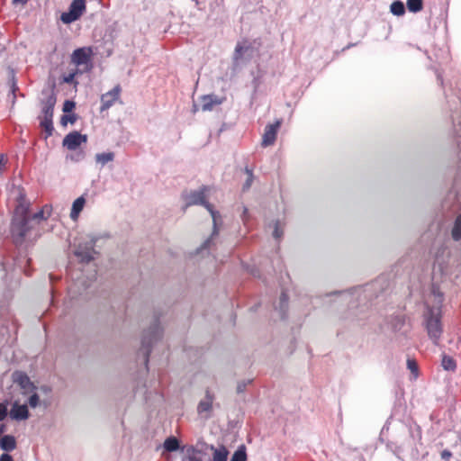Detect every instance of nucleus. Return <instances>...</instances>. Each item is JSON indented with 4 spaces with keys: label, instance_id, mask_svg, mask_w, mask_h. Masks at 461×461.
I'll use <instances>...</instances> for the list:
<instances>
[{
    "label": "nucleus",
    "instance_id": "nucleus-31",
    "mask_svg": "<svg viewBox=\"0 0 461 461\" xmlns=\"http://www.w3.org/2000/svg\"><path fill=\"white\" fill-rule=\"evenodd\" d=\"M432 294L435 297V302L438 305V308L440 310V306L443 303V294L439 291L438 288L433 287L432 288Z\"/></svg>",
    "mask_w": 461,
    "mask_h": 461
},
{
    "label": "nucleus",
    "instance_id": "nucleus-29",
    "mask_svg": "<svg viewBox=\"0 0 461 461\" xmlns=\"http://www.w3.org/2000/svg\"><path fill=\"white\" fill-rule=\"evenodd\" d=\"M230 461H247L246 448L240 446L231 456Z\"/></svg>",
    "mask_w": 461,
    "mask_h": 461
},
{
    "label": "nucleus",
    "instance_id": "nucleus-16",
    "mask_svg": "<svg viewBox=\"0 0 461 461\" xmlns=\"http://www.w3.org/2000/svg\"><path fill=\"white\" fill-rule=\"evenodd\" d=\"M29 411L25 404L14 402L10 411V417L15 420H24L28 418Z\"/></svg>",
    "mask_w": 461,
    "mask_h": 461
},
{
    "label": "nucleus",
    "instance_id": "nucleus-9",
    "mask_svg": "<svg viewBox=\"0 0 461 461\" xmlns=\"http://www.w3.org/2000/svg\"><path fill=\"white\" fill-rule=\"evenodd\" d=\"M91 55L90 48H79L73 51L71 61L77 66H87L90 63Z\"/></svg>",
    "mask_w": 461,
    "mask_h": 461
},
{
    "label": "nucleus",
    "instance_id": "nucleus-43",
    "mask_svg": "<svg viewBox=\"0 0 461 461\" xmlns=\"http://www.w3.org/2000/svg\"><path fill=\"white\" fill-rule=\"evenodd\" d=\"M27 2L28 0H13L12 4L14 6H17L18 5H25Z\"/></svg>",
    "mask_w": 461,
    "mask_h": 461
},
{
    "label": "nucleus",
    "instance_id": "nucleus-24",
    "mask_svg": "<svg viewBox=\"0 0 461 461\" xmlns=\"http://www.w3.org/2000/svg\"><path fill=\"white\" fill-rule=\"evenodd\" d=\"M163 447L167 451L173 452L179 448V441L175 437H169L164 441Z\"/></svg>",
    "mask_w": 461,
    "mask_h": 461
},
{
    "label": "nucleus",
    "instance_id": "nucleus-20",
    "mask_svg": "<svg viewBox=\"0 0 461 461\" xmlns=\"http://www.w3.org/2000/svg\"><path fill=\"white\" fill-rule=\"evenodd\" d=\"M210 448L213 451L212 461H227L229 452L224 446L215 447L212 445Z\"/></svg>",
    "mask_w": 461,
    "mask_h": 461
},
{
    "label": "nucleus",
    "instance_id": "nucleus-27",
    "mask_svg": "<svg viewBox=\"0 0 461 461\" xmlns=\"http://www.w3.org/2000/svg\"><path fill=\"white\" fill-rule=\"evenodd\" d=\"M406 5L410 12L418 13L422 10L423 1L422 0H407Z\"/></svg>",
    "mask_w": 461,
    "mask_h": 461
},
{
    "label": "nucleus",
    "instance_id": "nucleus-22",
    "mask_svg": "<svg viewBox=\"0 0 461 461\" xmlns=\"http://www.w3.org/2000/svg\"><path fill=\"white\" fill-rule=\"evenodd\" d=\"M451 237L456 241L461 240V213L456 216L454 221V225L451 230Z\"/></svg>",
    "mask_w": 461,
    "mask_h": 461
},
{
    "label": "nucleus",
    "instance_id": "nucleus-32",
    "mask_svg": "<svg viewBox=\"0 0 461 461\" xmlns=\"http://www.w3.org/2000/svg\"><path fill=\"white\" fill-rule=\"evenodd\" d=\"M245 171L248 175V178L243 185V190H248L251 186L253 182V173L252 170L249 169V167H246Z\"/></svg>",
    "mask_w": 461,
    "mask_h": 461
},
{
    "label": "nucleus",
    "instance_id": "nucleus-2",
    "mask_svg": "<svg viewBox=\"0 0 461 461\" xmlns=\"http://www.w3.org/2000/svg\"><path fill=\"white\" fill-rule=\"evenodd\" d=\"M208 190L206 186H203L199 188L198 190L186 192L184 194V200L185 202L186 206L191 205H203L204 206L208 212L211 213V216L212 218L213 221V230L212 233V236L207 239L202 247L200 248V250H204L210 248L211 242L214 236L218 235V228H217V222L220 216V213L213 210V207L211 203H209L206 200L205 192Z\"/></svg>",
    "mask_w": 461,
    "mask_h": 461
},
{
    "label": "nucleus",
    "instance_id": "nucleus-33",
    "mask_svg": "<svg viewBox=\"0 0 461 461\" xmlns=\"http://www.w3.org/2000/svg\"><path fill=\"white\" fill-rule=\"evenodd\" d=\"M78 70L76 69L75 71L68 72L64 75L63 81L68 84H73L75 83V77L77 75Z\"/></svg>",
    "mask_w": 461,
    "mask_h": 461
},
{
    "label": "nucleus",
    "instance_id": "nucleus-39",
    "mask_svg": "<svg viewBox=\"0 0 461 461\" xmlns=\"http://www.w3.org/2000/svg\"><path fill=\"white\" fill-rule=\"evenodd\" d=\"M75 106V104L71 101H66L64 103L63 111L65 113L69 112L72 110V108Z\"/></svg>",
    "mask_w": 461,
    "mask_h": 461
},
{
    "label": "nucleus",
    "instance_id": "nucleus-3",
    "mask_svg": "<svg viewBox=\"0 0 461 461\" xmlns=\"http://www.w3.org/2000/svg\"><path fill=\"white\" fill-rule=\"evenodd\" d=\"M426 326L429 338L433 340L435 345H438L442 334L439 309L437 310L436 313L434 312L433 309H429L426 319Z\"/></svg>",
    "mask_w": 461,
    "mask_h": 461
},
{
    "label": "nucleus",
    "instance_id": "nucleus-5",
    "mask_svg": "<svg viewBox=\"0 0 461 461\" xmlns=\"http://www.w3.org/2000/svg\"><path fill=\"white\" fill-rule=\"evenodd\" d=\"M161 337V329L158 322L156 321L155 323L149 328L143 336L141 345L145 355V364L148 366L149 355L150 352V347L153 342L157 341Z\"/></svg>",
    "mask_w": 461,
    "mask_h": 461
},
{
    "label": "nucleus",
    "instance_id": "nucleus-7",
    "mask_svg": "<svg viewBox=\"0 0 461 461\" xmlns=\"http://www.w3.org/2000/svg\"><path fill=\"white\" fill-rule=\"evenodd\" d=\"M282 124V120H276L274 123L267 124L262 136V147H268L275 143L277 131Z\"/></svg>",
    "mask_w": 461,
    "mask_h": 461
},
{
    "label": "nucleus",
    "instance_id": "nucleus-6",
    "mask_svg": "<svg viewBox=\"0 0 461 461\" xmlns=\"http://www.w3.org/2000/svg\"><path fill=\"white\" fill-rule=\"evenodd\" d=\"M86 10L85 0H73L68 11L62 13L60 20L65 24H69L80 18Z\"/></svg>",
    "mask_w": 461,
    "mask_h": 461
},
{
    "label": "nucleus",
    "instance_id": "nucleus-36",
    "mask_svg": "<svg viewBox=\"0 0 461 461\" xmlns=\"http://www.w3.org/2000/svg\"><path fill=\"white\" fill-rule=\"evenodd\" d=\"M287 302H288V297H287L286 294L285 292H283L280 296V310L281 311H283L286 307Z\"/></svg>",
    "mask_w": 461,
    "mask_h": 461
},
{
    "label": "nucleus",
    "instance_id": "nucleus-15",
    "mask_svg": "<svg viewBox=\"0 0 461 461\" xmlns=\"http://www.w3.org/2000/svg\"><path fill=\"white\" fill-rule=\"evenodd\" d=\"M214 400V396L210 393V391H206L205 396L203 400L200 401L197 406V411L200 415L206 413V418L208 417V413L212 411V402Z\"/></svg>",
    "mask_w": 461,
    "mask_h": 461
},
{
    "label": "nucleus",
    "instance_id": "nucleus-14",
    "mask_svg": "<svg viewBox=\"0 0 461 461\" xmlns=\"http://www.w3.org/2000/svg\"><path fill=\"white\" fill-rule=\"evenodd\" d=\"M56 104V97L50 95L46 99L41 102V119H53L54 105Z\"/></svg>",
    "mask_w": 461,
    "mask_h": 461
},
{
    "label": "nucleus",
    "instance_id": "nucleus-11",
    "mask_svg": "<svg viewBox=\"0 0 461 461\" xmlns=\"http://www.w3.org/2000/svg\"><path fill=\"white\" fill-rule=\"evenodd\" d=\"M182 450L184 451L182 461H210L204 452L193 446L185 447Z\"/></svg>",
    "mask_w": 461,
    "mask_h": 461
},
{
    "label": "nucleus",
    "instance_id": "nucleus-13",
    "mask_svg": "<svg viewBox=\"0 0 461 461\" xmlns=\"http://www.w3.org/2000/svg\"><path fill=\"white\" fill-rule=\"evenodd\" d=\"M251 51V44L248 41H243L238 42L234 54H233V61L236 66L240 65L243 62L244 56Z\"/></svg>",
    "mask_w": 461,
    "mask_h": 461
},
{
    "label": "nucleus",
    "instance_id": "nucleus-30",
    "mask_svg": "<svg viewBox=\"0 0 461 461\" xmlns=\"http://www.w3.org/2000/svg\"><path fill=\"white\" fill-rule=\"evenodd\" d=\"M41 126L47 132L48 136H50L53 131L52 119H41Z\"/></svg>",
    "mask_w": 461,
    "mask_h": 461
},
{
    "label": "nucleus",
    "instance_id": "nucleus-10",
    "mask_svg": "<svg viewBox=\"0 0 461 461\" xmlns=\"http://www.w3.org/2000/svg\"><path fill=\"white\" fill-rule=\"evenodd\" d=\"M121 86H115L111 91L102 95L101 96V111L108 110L119 99L121 94Z\"/></svg>",
    "mask_w": 461,
    "mask_h": 461
},
{
    "label": "nucleus",
    "instance_id": "nucleus-28",
    "mask_svg": "<svg viewBox=\"0 0 461 461\" xmlns=\"http://www.w3.org/2000/svg\"><path fill=\"white\" fill-rule=\"evenodd\" d=\"M407 368L410 370L412 379L415 380L419 376V366L418 363L413 358L407 359Z\"/></svg>",
    "mask_w": 461,
    "mask_h": 461
},
{
    "label": "nucleus",
    "instance_id": "nucleus-38",
    "mask_svg": "<svg viewBox=\"0 0 461 461\" xmlns=\"http://www.w3.org/2000/svg\"><path fill=\"white\" fill-rule=\"evenodd\" d=\"M250 382H251V381H250V380H249V381H247V382H246V381H243V382L239 383V384H238V386H237V392H238V393H242V392H244V391H245V389H246L247 384H249Z\"/></svg>",
    "mask_w": 461,
    "mask_h": 461
},
{
    "label": "nucleus",
    "instance_id": "nucleus-41",
    "mask_svg": "<svg viewBox=\"0 0 461 461\" xmlns=\"http://www.w3.org/2000/svg\"><path fill=\"white\" fill-rule=\"evenodd\" d=\"M452 456V453L449 450H443L441 452V457L444 460H448Z\"/></svg>",
    "mask_w": 461,
    "mask_h": 461
},
{
    "label": "nucleus",
    "instance_id": "nucleus-18",
    "mask_svg": "<svg viewBox=\"0 0 461 461\" xmlns=\"http://www.w3.org/2000/svg\"><path fill=\"white\" fill-rule=\"evenodd\" d=\"M85 203H86V199L84 196H80L73 202L71 212H70V218L73 221H76L78 218L80 212H82V210L85 206Z\"/></svg>",
    "mask_w": 461,
    "mask_h": 461
},
{
    "label": "nucleus",
    "instance_id": "nucleus-8",
    "mask_svg": "<svg viewBox=\"0 0 461 461\" xmlns=\"http://www.w3.org/2000/svg\"><path fill=\"white\" fill-rule=\"evenodd\" d=\"M87 140L86 135H83L78 131H73L68 133L63 139L62 144L69 150L77 149L82 143H86Z\"/></svg>",
    "mask_w": 461,
    "mask_h": 461
},
{
    "label": "nucleus",
    "instance_id": "nucleus-21",
    "mask_svg": "<svg viewBox=\"0 0 461 461\" xmlns=\"http://www.w3.org/2000/svg\"><path fill=\"white\" fill-rule=\"evenodd\" d=\"M50 211H51V208L50 206L49 205H45L43 206V208L41 210H40L39 212L33 213V214H30L31 216V221H44V220H47V218L50 216Z\"/></svg>",
    "mask_w": 461,
    "mask_h": 461
},
{
    "label": "nucleus",
    "instance_id": "nucleus-12",
    "mask_svg": "<svg viewBox=\"0 0 461 461\" xmlns=\"http://www.w3.org/2000/svg\"><path fill=\"white\" fill-rule=\"evenodd\" d=\"M225 97H220L216 95H206L201 97V109L203 112L213 110L216 105L221 104Z\"/></svg>",
    "mask_w": 461,
    "mask_h": 461
},
{
    "label": "nucleus",
    "instance_id": "nucleus-17",
    "mask_svg": "<svg viewBox=\"0 0 461 461\" xmlns=\"http://www.w3.org/2000/svg\"><path fill=\"white\" fill-rule=\"evenodd\" d=\"M13 379L15 384L21 386L25 391H31L34 388L28 375L23 372H14L13 374Z\"/></svg>",
    "mask_w": 461,
    "mask_h": 461
},
{
    "label": "nucleus",
    "instance_id": "nucleus-1",
    "mask_svg": "<svg viewBox=\"0 0 461 461\" xmlns=\"http://www.w3.org/2000/svg\"><path fill=\"white\" fill-rule=\"evenodd\" d=\"M11 194L16 203L11 221V234L14 242L21 244L33 228L30 216L31 201L20 185H14Z\"/></svg>",
    "mask_w": 461,
    "mask_h": 461
},
{
    "label": "nucleus",
    "instance_id": "nucleus-45",
    "mask_svg": "<svg viewBox=\"0 0 461 461\" xmlns=\"http://www.w3.org/2000/svg\"><path fill=\"white\" fill-rule=\"evenodd\" d=\"M248 213V209L246 207H244L243 209V214H242V220L243 221H246V215Z\"/></svg>",
    "mask_w": 461,
    "mask_h": 461
},
{
    "label": "nucleus",
    "instance_id": "nucleus-44",
    "mask_svg": "<svg viewBox=\"0 0 461 461\" xmlns=\"http://www.w3.org/2000/svg\"><path fill=\"white\" fill-rule=\"evenodd\" d=\"M18 89L17 86H16V83L15 81L13 79L12 81V86H11V91L13 93V95H14V99L15 98V91Z\"/></svg>",
    "mask_w": 461,
    "mask_h": 461
},
{
    "label": "nucleus",
    "instance_id": "nucleus-34",
    "mask_svg": "<svg viewBox=\"0 0 461 461\" xmlns=\"http://www.w3.org/2000/svg\"><path fill=\"white\" fill-rule=\"evenodd\" d=\"M273 236L276 240L280 239L283 236V230L281 227V223L278 221L274 222Z\"/></svg>",
    "mask_w": 461,
    "mask_h": 461
},
{
    "label": "nucleus",
    "instance_id": "nucleus-26",
    "mask_svg": "<svg viewBox=\"0 0 461 461\" xmlns=\"http://www.w3.org/2000/svg\"><path fill=\"white\" fill-rule=\"evenodd\" d=\"M390 11L393 14L401 16L405 14V6L402 1H394L390 6Z\"/></svg>",
    "mask_w": 461,
    "mask_h": 461
},
{
    "label": "nucleus",
    "instance_id": "nucleus-42",
    "mask_svg": "<svg viewBox=\"0 0 461 461\" xmlns=\"http://www.w3.org/2000/svg\"><path fill=\"white\" fill-rule=\"evenodd\" d=\"M0 461H14L11 455L5 453L0 456Z\"/></svg>",
    "mask_w": 461,
    "mask_h": 461
},
{
    "label": "nucleus",
    "instance_id": "nucleus-46",
    "mask_svg": "<svg viewBox=\"0 0 461 461\" xmlns=\"http://www.w3.org/2000/svg\"><path fill=\"white\" fill-rule=\"evenodd\" d=\"M4 430H5V426L1 425L0 426V435L4 432Z\"/></svg>",
    "mask_w": 461,
    "mask_h": 461
},
{
    "label": "nucleus",
    "instance_id": "nucleus-35",
    "mask_svg": "<svg viewBox=\"0 0 461 461\" xmlns=\"http://www.w3.org/2000/svg\"><path fill=\"white\" fill-rule=\"evenodd\" d=\"M29 404L32 408H35L39 404V396L37 393H33L29 398Z\"/></svg>",
    "mask_w": 461,
    "mask_h": 461
},
{
    "label": "nucleus",
    "instance_id": "nucleus-4",
    "mask_svg": "<svg viewBox=\"0 0 461 461\" xmlns=\"http://www.w3.org/2000/svg\"><path fill=\"white\" fill-rule=\"evenodd\" d=\"M95 241L96 240L92 237L88 240L80 242L77 245L74 254L82 263H89L95 258L96 254L95 250Z\"/></svg>",
    "mask_w": 461,
    "mask_h": 461
},
{
    "label": "nucleus",
    "instance_id": "nucleus-23",
    "mask_svg": "<svg viewBox=\"0 0 461 461\" xmlns=\"http://www.w3.org/2000/svg\"><path fill=\"white\" fill-rule=\"evenodd\" d=\"M441 366L447 371H455L456 368V363L455 359L452 357L445 354L442 356Z\"/></svg>",
    "mask_w": 461,
    "mask_h": 461
},
{
    "label": "nucleus",
    "instance_id": "nucleus-37",
    "mask_svg": "<svg viewBox=\"0 0 461 461\" xmlns=\"http://www.w3.org/2000/svg\"><path fill=\"white\" fill-rule=\"evenodd\" d=\"M7 416V408L4 403H0V421L4 420Z\"/></svg>",
    "mask_w": 461,
    "mask_h": 461
},
{
    "label": "nucleus",
    "instance_id": "nucleus-25",
    "mask_svg": "<svg viewBox=\"0 0 461 461\" xmlns=\"http://www.w3.org/2000/svg\"><path fill=\"white\" fill-rule=\"evenodd\" d=\"M114 158L113 152H104L95 155V161L102 166H104L108 162L113 161Z\"/></svg>",
    "mask_w": 461,
    "mask_h": 461
},
{
    "label": "nucleus",
    "instance_id": "nucleus-19",
    "mask_svg": "<svg viewBox=\"0 0 461 461\" xmlns=\"http://www.w3.org/2000/svg\"><path fill=\"white\" fill-rule=\"evenodd\" d=\"M0 447L4 451L10 452L16 448V439L12 435H5L0 439Z\"/></svg>",
    "mask_w": 461,
    "mask_h": 461
},
{
    "label": "nucleus",
    "instance_id": "nucleus-40",
    "mask_svg": "<svg viewBox=\"0 0 461 461\" xmlns=\"http://www.w3.org/2000/svg\"><path fill=\"white\" fill-rule=\"evenodd\" d=\"M68 122L73 123L75 122V118L71 115H63L61 118V123L66 125Z\"/></svg>",
    "mask_w": 461,
    "mask_h": 461
}]
</instances>
